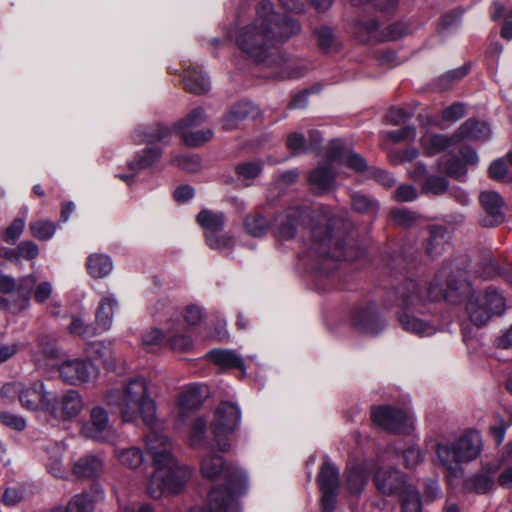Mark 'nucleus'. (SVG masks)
<instances>
[{
    "label": "nucleus",
    "mask_w": 512,
    "mask_h": 512,
    "mask_svg": "<svg viewBox=\"0 0 512 512\" xmlns=\"http://www.w3.org/2000/svg\"><path fill=\"white\" fill-rule=\"evenodd\" d=\"M80 434L96 442H109L114 438L115 431L110 422L108 411L100 405L91 408L89 420L83 421Z\"/></svg>",
    "instance_id": "17"
},
{
    "label": "nucleus",
    "mask_w": 512,
    "mask_h": 512,
    "mask_svg": "<svg viewBox=\"0 0 512 512\" xmlns=\"http://www.w3.org/2000/svg\"><path fill=\"white\" fill-rule=\"evenodd\" d=\"M335 181V171L330 164H324L316 167L309 174V184L312 191L316 194L329 190Z\"/></svg>",
    "instance_id": "34"
},
{
    "label": "nucleus",
    "mask_w": 512,
    "mask_h": 512,
    "mask_svg": "<svg viewBox=\"0 0 512 512\" xmlns=\"http://www.w3.org/2000/svg\"><path fill=\"white\" fill-rule=\"evenodd\" d=\"M318 47L326 52H335L339 49L340 44L333 29L329 26H321L313 31Z\"/></svg>",
    "instance_id": "46"
},
{
    "label": "nucleus",
    "mask_w": 512,
    "mask_h": 512,
    "mask_svg": "<svg viewBox=\"0 0 512 512\" xmlns=\"http://www.w3.org/2000/svg\"><path fill=\"white\" fill-rule=\"evenodd\" d=\"M447 229L440 225L429 227V237L425 244L426 253L430 258L441 255L446 245Z\"/></svg>",
    "instance_id": "39"
},
{
    "label": "nucleus",
    "mask_w": 512,
    "mask_h": 512,
    "mask_svg": "<svg viewBox=\"0 0 512 512\" xmlns=\"http://www.w3.org/2000/svg\"><path fill=\"white\" fill-rule=\"evenodd\" d=\"M166 326L164 331L158 327H150L141 334L142 347L148 352H155L165 345Z\"/></svg>",
    "instance_id": "47"
},
{
    "label": "nucleus",
    "mask_w": 512,
    "mask_h": 512,
    "mask_svg": "<svg viewBox=\"0 0 512 512\" xmlns=\"http://www.w3.org/2000/svg\"><path fill=\"white\" fill-rule=\"evenodd\" d=\"M206 242L212 249L219 250L221 252L228 251L234 245L232 237L227 235H220V233L207 234Z\"/></svg>",
    "instance_id": "58"
},
{
    "label": "nucleus",
    "mask_w": 512,
    "mask_h": 512,
    "mask_svg": "<svg viewBox=\"0 0 512 512\" xmlns=\"http://www.w3.org/2000/svg\"><path fill=\"white\" fill-rule=\"evenodd\" d=\"M464 11L461 9H455L444 14L441 18L438 30L440 33H444L449 28H456L460 24L461 17Z\"/></svg>",
    "instance_id": "62"
},
{
    "label": "nucleus",
    "mask_w": 512,
    "mask_h": 512,
    "mask_svg": "<svg viewBox=\"0 0 512 512\" xmlns=\"http://www.w3.org/2000/svg\"><path fill=\"white\" fill-rule=\"evenodd\" d=\"M469 66L463 65L459 68L447 71L438 78V86L441 90H446L450 87V84L462 79L467 75Z\"/></svg>",
    "instance_id": "56"
},
{
    "label": "nucleus",
    "mask_w": 512,
    "mask_h": 512,
    "mask_svg": "<svg viewBox=\"0 0 512 512\" xmlns=\"http://www.w3.org/2000/svg\"><path fill=\"white\" fill-rule=\"evenodd\" d=\"M46 452L48 454V460L46 463L48 472L57 478H65L67 471L62 463L64 455L63 446L59 443H54L46 449Z\"/></svg>",
    "instance_id": "42"
},
{
    "label": "nucleus",
    "mask_w": 512,
    "mask_h": 512,
    "mask_svg": "<svg viewBox=\"0 0 512 512\" xmlns=\"http://www.w3.org/2000/svg\"><path fill=\"white\" fill-rule=\"evenodd\" d=\"M0 422L3 425L16 431H23L27 426L26 419L23 416L13 414L10 412H1Z\"/></svg>",
    "instance_id": "63"
},
{
    "label": "nucleus",
    "mask_w": 512,
    "mask_h": 512,
    "mask_svg": "<svg viewBox=\"0 0 512 512\" xmlns=\"http://www.w3.org/2000/svg\"><path fill=\"white\" fill-rule=\"evenodd\" d=\"M480 203L487 213L482 224L487 227H494L504 220L502 212L504 201L499 193L495 191H484L480 194Z\"/></svg>",
    "instance_id": "29"
},
{
    "label": "nucleus",
    "mask_w": 512,
    "mask_h": 512,
    "mask_svg": "<svg viewBox=\"0 0 512 512\" xmlns=\"http://www.w3.org/2000/svg\"><path fill=\"white\" fill-rule=\"evenodd\" d=\"M94 501L90 494L84 492L73 496L64 508L58 506L48 512H93Z\"/></svg>",
    "instance_id": "44"
},
{
    "label": "nucleus",
    "mask_w": 512,
    "mask_h": 512,
    "mask_svg": "<svg viewBox=\"0 0 512 512\" xmlns=\"http://www.w3.org/2000/svg\"><path fill=\"white\" fill-rule=\"evenodd\" d=\"M259 108L249 100H241L233 104L223 115L221 126L226 131L237 129L242 121L247 118L259 116Z\"/></svg>",
    "instance_id": "27"
},
{
    "label": "nucleus",
    "mask_w": 512,
    "mask_h": 512,
    "mask_svg": "<svg viewBox=\"0 0 512 512\" xmlns=\"http://www.w3.org/2000/svg\"><path fill=\"white\" fill-rule=\"evenodd\" d=\"M145 446L153 463L159 465H172L176 459L172 441L163 433L151 429L145 436Z\"/></svg>",
    "instance_id": "22"
},
{
    "label": "nucleus",
    "mask_w": 512,
    "mask_h": 512,
    "mask_svg": "<svg viewBox=\"0 0 512 512\" xmlns=\"http://www.w3.org/2000/svg\"><path fill=\"white\" fill-rule=\"evenodd\" d=\"M119 307L118 299L113 292H104L96 309L95 320L98 330L106 332L111 329L114 311Z\"/></svg>",
    "instance_id": "30"
},
{
    "label": "nucleus",
    "mask_w": 512,
    "mask_h": 512,
    "mask_svg": "<svg viewBox=\"0 0 512 512\" xmlns=\"http://www.w3.org/2000/svg\"><path fill=\"white\" fill-rule=\"evenodd\" d=\"M162 155L163 149L160 146H146L145 148L136 151L127 161V168L129 172H116L115 177L125 182L128 186H132L135 182L136 175L141 171L156 165L162 158Z\"/></svg>",
    "instance_id": "20"
},
{
    "label": "nucleus",
    "mask_w": 512,
    "mask_h": 512,
    "mask_svg": "<svg viewBox=\"0 0 512 512\" xmlns=\"http://www.w3.org/2000/svg\"><path fill=\"white\" fill-rule=\"evenodd\" d=\"M351 206L354 211L368 216H375L379 210L377 200L359 192L351 195Z\"/></svg>",
    "instance_id": "48"
},
{
    "label": "nucleus",
    "mask_w": 512,
    "mask_h": 512,
    "mask_svg": "<svg viewBox=\"0 0 512 512\" xmlns=\"http://www.w3.org/2000/svg\"><path fill=\"white\" fill-rule=\"evenodd\" d=\"M241 424V409L238 403L222 401L215 408L214 417L210 424L215 444L221 452L231 450V438Z\"/></svg>",
    "instance_id": "12"
},
{
    "label": "nucleus",
    "mask_w": 512,
    "mask_h": 512,
    "mask_svg": "<svg viewBox=\"0 0 512 512\" xmlns=\"http://www.w3.org/2000/svg\"><path fill=\"white\" fill-rule=\"evenodd\" d=\"M502 468L501 463L487 462L481 469L464 481V490L478 495H486L496 488V476Z\"/></svg>",
    "instance_id": "21"
},
{
    "label": "nucleus",
    "mask_w": 512,
    "mask_h": 512,
    "mask_svg": "<svg viewBox=\"0 0 512 512\" xmlns=\"http://www.w3.org/2000/svg\"><path fill=\"white\" fill-rule=\"evenodd\" d=\"M347 321L355 332L366 337H377L388 327L386 317L374 300H363L351 306Z\"/></svg>",
    "instance_id": "10"
},
{
    "label": "nucleus",
    "mask_w": 512,
    "mask_h": 512,
    "mask_svg": "<svg viewBox=\"0 0 512 512\" xmlns=\"http://www.w3.org/2000/svg\"><path fill=\"white\" fill-rule=\"evenodd\" d=\"M183 324L187 328H195L204 319V310L195 303L188 304L180 311Z\"/></svg>",
    "instance_id": "52"
},
{
    "label": "nucleus",
    "mask_w": 512,
    "mask_h": 512,
    "mask_svg": "<svg viewBox=\"0 0 512 512\" xmlns=\"http://www.w3.org/2000/svg\"><path fill=\"white\" fill-rule=\"evenodd\" d=\"M84 409L82 395L74 389H67L59 394L51 393L46 413L57 421H72Z\"/></svg>",
    "instance_id": "16"
},
{
    "label": "nucleus",
    "mask_w": 512,
    "mask_h": 512,
    "mask_svg": "<svg viewBox=\"0 0 512 512\" xmlns=\"http://www.w3.org/2000/svg\"><path fill=\"white\" fill-rule=\"evenodd\" d=\"M420 142L425 154L434 156L458 143V138H455V132L451 136L426 133L421 137Z\"/></svg>",
    "instance_id": "33"
},
{
    "label": "nucleus",
    "mask_w": 512,
    "mask_h": 512,
    "mask_svg": "<svg viewBox=\"0 0 512 512\" xmlns=\"http://www.w3.org/2000/svg\"><path fill=\"white\" fill-rule=\"evenodd\" d=\"M112 341H93L86 348L88 353L95 354L105 365H108L112 355Z\"/></svg>",
    "instance_id": "54"
},
{
    "label": "nucleus",
    "mask_w": 512,
    "mask_h": 512,
    "mask_svg": "<svg viewBox=\"0 0 512 512\" xmlns=\"http://www.w3.org/2000/svg\"><path fill=\"white\" fill-rule=\"evenodd\" d=\"M179 133L187 146L198 147L213 137V131L209 128L193 131L191 129L173 130Z\"/></svg>",
    "instance_id": "50"
},
{
    "label": "nucleus",
    "mask_w": 512,
    "mask_h": 512,
    "mask_svg": "<svg viewBox=\"0 0 512 512\" xmlns=\"http://www.w3.org/2000/svg\"><path fill=\"white\" fill-rule=\"evenodd\" d=\"M481 275L484 278L500 276L512 283V263L507 262L501 265L495 257H485L482 262Z\"/></svg>",
    "instance_id": "40"
},
{
    "label": "nucleus",
    "mask_w": 512,
    "mask_h": 512,
    "mask_svg": "<svg viewBox=\"0 0 512 512\" xmlns=\"http://www.w3.org/2000/svg\"><path fill=\"white\" fill-rule=\"evenodd\" d=\"M300 22L275 11L270 0H260L255 7V18L237 30L236 47L244 58L264 68L274 69L273 80L298 79L309 70L306 62L278 48L301 32Z\"/></svg>",
    "instance_id": "2"
},
{
    "label": "nucleus",
    "mask_w": 512,
    "mask_h": 512,
    "mask_svg": "<svg viewBox=\"0 0 512 512\" xmlns=\"http://www.w3.org/2000/svg\"><path fill=\"white\" fill-rule=\"evenodd\" d=\"M190 477V469L179 465L175 459L172 465L156 466L150 477L147 492L154 499L162 495H176L183 491Z\"/></svg>",
    "instance_id": "9"
},
{
    "label": "nucleus",
    "mask_w": 512,
    "mask_h": 512,
    "mask_svg": "<svg viewBox=\"0 0 512 512\" xmlns=\"http://www.w3.org/2000/svg\"><path fill=\"white\" fill-rule=\"evenodd\" d=\"M402 455L407 468L416 467L423 461L424 457L420 447L413 442H410L406 445V447L402 450Z\"/></svg>",
    "instance_id": "57"
},
{
    "label": "nucleus",
    "mask_w": 512,
    "mask_h": 512,
    "mask_svg": "<svg viewBox=\"0 0 512 512\" xmlns=\"http://www.w3.org/2000/svg\"><path fill=\"white\" fill-rule=\"evenodd\" d=\"M465 116V106L463 103L455 102L441 111V118L446 122H457Z\"/></svg>",
    "instance_id": "61"
},
{
    "label": "nucleus",
    "mask_w": 512,
    "mask_h": 512,
    "mask_svg": "<svg viewBox=\"0 0 512 512\" xmlns=\"http://www.w3.org/2000/svg\"><path fill=\"white\" fill-rule=\"evenodd\" d=\"M448 181L441 176H429L423 184V192L426 194L440 195L448 190Z\"/></svg>",
    "instance_id": "55"
},
{
    "label": "nucleus",
    "mask_w": 512,
    "mask_h": 512,
    "mask_svg": "<svg viewBox=\"0 0 512 512\" xmlns=\"http://www.w3.org/2000/svg\"><path fill=\"white\" fill-rule=\"evenodd\" d=\"M197 223L204 229L205 237H207V234L220 233L223 230L225 216L221 212L203 209L197 215Z\"/></svg>",
    "instance_id": "41"
},
{
    "label": "nucleus",
    "mask_w": 512,
    "mask_h": 512,
    "mask_svg": "<svg viewBox=\"0 0 512 512\" xmlns=\"http://www.w3.org/2000/svg\"><path fill=\"white\" fill-rule=\"evenodd\" d=\"M86 269L92 278L102 279L113 271V261L107 254L92 253L86 259Z\"/></svg>",
    "instance_id": "36"
},
{
    "label": "nucleus",
    "mask_w": 512,
    "mask_h": 512,
    "mask_svg": "<svg viewBox=\"0 0 512 512\" xmlns=\"http://www.w3.org/2000/svg\"><path fill=\"white\" fill-rule=\"evenodd\" d=\"M344 487L350 496H359L368 483L370 469L366 463H353L344 471Z\"/></svg>",
    "instance_id": "28"
},
{
    "label": "nucleus",
    "mask_w": 512,
    "mask_h": 512,
    "mask_svg": "<svg viewBox=\"0 0 512 512\" xmlns=\"http://www.w3.org/2000/svg\"><path fill=\"white\" fill-rule=\"evenodd\" d=\"M263 161L253 160L245 161L235 166L237 180L244 186H252L255 179L262 173Z\"/></svg>",
    "instance_id": "38"
},
{
    "label": "nucleus",
    "mask_w": 512,
    "mask_h": 512,
    "mask_svg": "<svg viewBox=\"0 0 512 512\" xmlns=\"http://www.w3.org/2000/svg\"><path fill=\"white\" fill-rule=\"evenodd\" d=\"M207 119L206 112L202 107L192 109L185 117L178 120L173 127V130L192 129L204 123Z\"/></svg>",
    "instance_id": "51"
},
{
    "label": "nucleus",
    "mask_w": 512,
    "mask_h": 512,
    "mask_svg": "<svg viewBox=\"0 0 512 512\" xmlns=\"http://www.w3.org/2000/svg\"><path fill=\"white\" fill-rule=\"evenodd\" d=\"M70 334L79 336L82 339H90L100 333L97 326L88 323L82 316H72L68 326Z\"/></svg>",
    "instance_id": "49"
},
{
    "label": "nucleus",
    "mask_w": 512,
    "mask_h": 512,
    "mask_svg": "<svg viewBox=\"0 0 512 512\" xmlns=\"http://www.w3.org/2000/svg\"><path fill=\"white\" fill-rule=\"evenodd\" d=\"M58 229V224L49 219H36L29 223L31 235L39 241H49L52 239Z\"/></svg>",
    "instance_id": "43"
},
{
    "label": "nucleus",
    "mask_w": 512,
    "mask_h": 512,
    "mask_svg": "<svg viewBox=\"0 0 512 512\" xmlns=\"http://www.w3.org/2000/svg\"><path fill=\"white\" fill-rule=\"evenodd\" d=\"M165 345L172 351L181 353L189 352L194 347V341L178 315L166 320Z\"/></svg>",
    "instance_id": "23"
},
{
    "label": "nucleus",
    "mask_w": 512,
    "mask_h": 512,
    "mask_svg": "<svg viewBox=\"0 0 512 512\" xmlns=\"http://www.w3.org/2000/svg\"><path fill=\"white\" fill-rule=\"evenodd\" d=\"M170 164L187 172H197L201 169V158L197 154H176Z\"/></svg>",
    "instance_id": "53"
},
{
    "label": "nucleus",
    "mask_w": 512,
    "mask_h": 512,
    "mask_svg": "<svg viewBox=\"0 0 512 512\" xmlns=\"http://www.w3.org/2000/svg\"><path fill=\"white\" fill-rule=\"evenodd\" d=\"M104 401L118 409L123 422L135 423L141 418L151 428L157 423L156 402L150 396L147 381L142 376L129 379L120 388L106 390Z\"/></svg>",
    "instance_id": "5"
},
{
    "label": "nucleus",
    "mask_w": 512,
    "mask_h": 512,
    "mask_svg": "<svg viewBox=\"0 0 512 512\" xmlns=\"http://www.w3.org/2000/svg\"><path fill=\"white\" fill-rule=\"evenodd\" d=\"M172 136L171 127L164 124L138 125L131 132L130 138L136 145H154L161 143L167 145Z\"/></svg>",
    "instance_id": "26"
},
{
    "label": "nucleus",
    "mask_w": 512,
    "mask_h": 512,
    "mask_svg": "<svg viewBox=\"0 0 512 512\" xmlns=\"http://www.w3.org/2000/svg\"><path fill=\"white\" fill-rule=\"evenodd\" d=\"M348 29L354 38L363 44L395 41L410 33V28L405 22H395L385 29H380L378 20L365 17L356 18Z\"/></svg>",
    "instance_id": "11"
},
{
    "label": "nucleus",
    "mask_w": 512,
    "mask_h": 512,
    "mask_svg": "<svg viewBox=\"0 0 512 512\" xmlns=\"http://www.w3.org/2000/svg\"><path fill=\"white\" fill-rule=\"evenodd\" d=\"M25 222L21 218H16L13 222L4 230L2 239L8 244H15L23 233Z\"/></svg>",
    "instance_id": "60"
},
{
    "label": "nucleus",
    "mask_w": 512,
    "mask_h": 512,
    "mask_svg": "<svg viewBox=\"0 0 512 512\" xmlns=\"http://www.w3.org/2000/svg\"><path fill=\"white\" fill-rule=\"evenodd\" d=\"M33 291L35 302L43 304L51 297L53 286L49 281L37 284V279L32 274L16 279L0 273V310L12 315L22 313L30 307Z\"/></svg>",
    "instance_id": "6"
},
{
    "label": "nucleus",
    "mask_w": 512,
    "mask_h": 512,
    "mask_svg": "<svg viewBox=\"0 0 512 512\" xmlns=\"http://www.w3.org/2000/svg\"><path fill=\"white\" fill-rule=\"evenodd\" d=\"M377 490L383 495L396 497L402 504V512H422L421 499L407 476L396 468H379L374 475Z\"/></svg>",
    "instance_id": "7"
},
{
    "label": "nucleus",
    "mask_w": 512,
    "mask_h": 512,
    "mask_svg": "<svg viewBox=\"0 0 512 512\" xmlns=\"http://www.w3.org/2000/svg\"><path fill=\"white\" fill-rule=\"evenodd\" d=\"M505 307L503 295L497 289L489 287L482 293H472L465 308L471 322L481 327L486 325L492 317L501 315Z\"/></svg>",
    "instance_id": "13"
},
{
    "label": "nucleus",
    "mask_w": 512,
    "mask_h": 512,
    "mask_svg": "<svg viewBox=\"0 0 512 512\" xmlns=\"http://www.w3.org/2000/svg\"><path fill=\"white\" fill-rule=\"evenodd\" d=\"M331 215L325 210L315 214L307 204H295L279 212L273 224L261 214H250L244 221V228L253 237L263 236L271 230L278 241H288L296 235L299 227H310V243L305 244L298 254L297 269L316 289L334 287L333 274L340 261H354L365 256V247L351 243L352 236L344 242L336 238L331 228Z\"/></svg>",
    "instance_id": "1"
},
{
    "label": "nucleus",
    "mask_w": 512,
    "mask_h": 512,
    "mask_svg": "<svg viewBox=\"0 0 512 512\" xmlns=\"http://www.w3.org/2000/svg\"><path fill=\"white\" fill-rule=\"evenodd\" d=\"M482 450V437L476 430H468L452 444L437 443L439 462L448 471L456 472L458 465L478 458Z\"/></svg>",
    "instance_id": "8"
},
{
    "label": "nucleus",
    "mask_w": 512,
    "mask_h": 512,
    "mask_svg": "<svg viewBox=\"0 0 512 512\" xmlns=\"http://www.w3.org/2000/svg\"><path fill=\"white\" fill-rule=\"evenodd\" d=\"M371 420L374 425L392 433L407 434L414 427V416L410 411L391 405L372 407Z\"/></svg>",
    "instance_id": "14"
},
{
    "label": "nucleus",
    "mask_w": 512,
    "mask_h": 512,
    "mask_svg": "<svg viewBox=\"0 0 512 512\" xmlns=\"http://www.w3.org/2000/svg\"><path fill=\"white\" fill-rule=\"evenodd\" d=\"M38 347L45 359H57L60 357V350L48 335L38 337Z\"/></svg>",
    "instance_id": "59"
},
{
    "label": "nucleus",
    "mask_w": 512,
    "mask_h": 512,
    "mask_svg": "<svg viewBox=\"0 0 512 512\" xmlns=\"http://www.w3.org/2000/svg\"><path fill=\"white\" fill-rule=\"evenodd\" d=\"M208 393V387L200 383H191L182 388L177 400V428L186 424L191 426V423L195 418H193L189 423V412L202 406L204 400L208 396Z\"/></svg>",
    "instance_id": "19"
},
{
    "label": "nucleus",
    "mask_w": 512,
    "mask_h": 512,
    "mask_svg": "<svg viewBox=\"0 0 512 512\" xmlns=\"http://www.w3.org/2000/svg\"><path fill=\"white\" fill-rule=\"evenodd\" d=\"M326 157L330 163L337 162L358 172L364 170L368 172L369 169L366 160L360 154L346 147L339 139L331 141Z\"/></svg>",
    "instance_id": "24"
},
{
    "label": "nucleus",
    "mask_w": 512,
    "mask_h": 512,
    "mask_svg": "<svg viewBox=\"0 0 512 512\" xmlns=\"http://www.w3.org/2000/svg\"><path fill=\"white\" fill-rule=\"evenodd\" d=\"M103 468L102 460L93 454L78 459L73 465V474L82 478H93L100 474Z\"/></svg>",
    "instance_id": "37"
},
{
    "label": "nucleus",
    "mask_w": 512,
    "mask_h": 512,
    "mask_svg": "<svg viewBox=\"0 0 512 512\" xmlns=\"http://www.w3.org/2000/svg\"><path fill=\"white\" fill-rule=\"evenodd\" d=\"M115 456L125 467L135 470L144 463V453L139 447L116 448Z\"/></svg>",
    "instance_id": "45"
},
{
    "label": "nucleus",
    "mask_w": 512,
    "mask_h": 512,
    "mask_svg": "<svg viewBox=\"0 0 512 512\" xmlns=\"http://www.w3.org/2000/svg\"><path fill=\"white\" fill-rule=\"evenodd\" d=\"M58 370L61 378L70 385L92 383L100 374L98 366L86 358L65 360L59 365Z\"/></svg>",
    "instance_id": "18"
},
{
    "label": "nucleus",
    "mask_w": 512,
    "mask_h": 512,
    "mask_svg": "<svg viewBox=\"0 0 512 512\" xmlns=\"http://www.w3.org/2000/svg\"><path fill=\"white\" fill-rule=\"evenodd\" d=\"M50 396L51 392L46 391L42 381H35L28 385L22 383L19 402L26 410L46 412Z\"/></svg>",
    "instance_id": "25"
},
{
    "label": "nucleus",
    "mask_w": 512,
    "mask_h": 512,
    "mask_svg": "<svg viewBox=\"0 0 512 512\" xmlns=\"http://www.w3.org/2000/svg\"><path fill=\"white\" fill-rule=\"evenodd\" d=\"M317 484L321 493V512H334L340 490V472L339 468L328 457L321 464Z\"/></svg>",
    "instance_id": "15"
},
{
    "label": "nucleus",
    "mask_w": 512,
    "mask_h": 512,
    "mask_svg": "<svg viewBox=\"0 0 512 512\" xmlns=\"http://www.w3.org/2000/svg\"><path fill=\"white\" fill-rule=\"evenodd\" d=\"M391 215L394 222L403 227H410L419 217L418 214L406 208L394 209Z\"/></svg>",
    "instance_id": "64"
},
{
    "label": "nucleus",
    "mask_w": 512,
    "mask_h": 512,
    "mask_svg": "<svg viewBox=\"0 0 512 512\" xmlns=\"http://www.w3.org/2000/svg\"><path fill=\"white\" fill-rule=\"evenodd\" d=\"M183 82L190 92L201 95L211 89L209 77L194 66L183 65Z\"/></svg>",
    "instance_id": "32"
},
{
    "label": "nucleus",
    "mask_w": 512,
    "mask_h": 512,
    "mask_svg": "<svg viewBox=\"0 0 512 512\" xmlns=\"http://www.w3.org/2000/svg\"><path fill=\"white\" fill-rule=\"evenodd\" d=\"M206 430V420L195 417L191 423L189 443L194 449L208 450L201 457L202 476L211 481H222L223 484L210 490L206 506H194L188 512H240L237 498L248 491V474L238 466L228 465L221 455L212 451L213 444L208 440Z\"/></svg>",
    "instance_id": "4"
},
{
    "label": "nucleus",
    "mask_w": 512,
    "mask_h": 512,
    "mask_svg": "<svg viewBox=\"0 0 512 512\" xmlns=\"http://www.w3.org/2000/svg\"><path fill=\"white\" fill-rule=\"evenodd\" d=\"M422 285L420 279L406 278L392 287L384 299L387 308H398L396 316L401 328L420 338L431 337L442 330L440 317L426 305V299L456 304L463 294V284L454 274L451 264L443 265L425 293Z\"/></svg>",
    "instance_id": "3"
},
{
    "label": "nucleus",
    "mask_w": 512,
    "mask_h": 512,
    "mask_svg": "<svg viewBox=\"0 0 512 512\" xmlns=\"http://www.w3.org/2000/svg\"><path fill=\"white\" fill-rule=\"evenodd\" d=\"M490 136V126L487 123L478 121L474 118L467 119L455 131V138H458V142L463 139L484 141L489 139Z\"/></svg>",
    "instance_id": "31"
},
{
    "label": "nucleus",
    "mask_w": 512,
    "mask_h": 512,
    "mask_svg": "<svg viewBox=\"0 0 512 512\" xmlns=\"http://www.w3.org/2000/svg\"><path fill=\"white\" fill-rule=\"evenodd\" d=\"M207 358L222 369L239 368L246 374V367L243 358L230 349H213L207 354Z\"/></svg>",
    "instance_id": "35"
}]
</instances>
